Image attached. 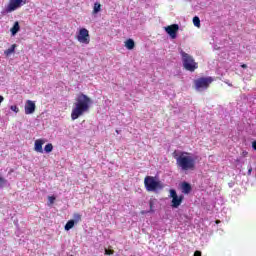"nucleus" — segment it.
Masks as SVG:
<instances>
[{
	"label": "nucleus",
	"instance_id": "nucleus-1",
	"mask_svg": "<svg viewBox=\"0 0 256 256\" xmlns=\"http://www.w3.org/2000/svg\"><path fill=\"white\" fill-rule=\"evenodd\" d=\"M92 103H93V100H91L89 96L83 93L80 94L77 97L71 112L72 121L79 119V117H82V115H85V113H89V109H91Z\"/></svg>",
	"mask_w": 256,
	"mask_h": 256
},
{
	"label": "nucleus",
	"instance_id": "nucleus-2",
	"mask_svg": "<svg viewBox=\"0 0 256 256\" xmlns=\"http://www.w3.org/2000/svg\"><path fill=\"white\" fill-rule=\"evenodd\" d=\"M172 156L176 161L178 169H181V171H195V158L191 156V153L175 150Z\"/></svg>",
	"mask_w": 256,
	"mask_h": 256
},
{
	"label": "nucleus",
	"instance_id": "nucleus-3",
	"mask_svg": "<svg viewBox=\"0 0 256 256\" xmlns=\"http://www.w3.org/2000/svg\"><path fill=\"white\" fill-rule=\"evenodd\" d=\"M180 55L182 57L183 67L186 71L193 73L196 69H199V63L195 62L193 56L183 51V49L180 50Z\"/></svg>",
	"mask_w": 256,
	"mask_h": 256
},
{
	"label": "nucleus",
	"instance_id": "nucleus-4",
	"mask_svg": "<svg viewBox=\"0 0 256 256\" xmlns=\"http://www.w3.org/2000/svg\"><path fill=\"white\" fill-rule=\"evenodd\" d=\"M215 81L213 77H200L194 80V89L196 91H207V88L210 87L211 83Z\"/></svg>",
	"mask_w": 256,
	"mask_h": 256
},
{
	"label": "nucleus",
	"instance_id": "nucleus-5",
	"mask_svg": "<svg viewBox=\"0 0 256 256\" xmlns=\"http://www.w3.org/2000/svg\"><path fill=\"white\" fill-rule=\"evenodd\" d=\"M144 187L146 191L155 192L157 189H163L160 181L155 180L153 176H146L144 179Z\"/></svg>",
	"mask_w": 256,
	"mask_h": 256
},
{
	"label": "nucleus",
	"instance_id": "nucleus-6",
	"mask_svg": "<svg viewBox=\"0 0 256 256\" xmlns=\"http://www.w3.org/2000/svg\"><path fill=\"white\" fill-rule=\"evenodd\" d=\"M29 0H9V3L6 7V13H13V11H17V9H21L23 5H27Z\"/></svg>",
	"mask_w": 256,
	"mask_h": 256
},
{
	"label": "nucleus",
	"instance_id": "nucleus-7",
	"mask_svg": "<svg viewBox=\"0 0 256 256\" xmlns=\"http://www.w3.org/2000/svg\"><path fill=\"white\" fill-rule=\"evenodd\" d=\"M79 43H83L84 45H89L91 43V36L89 35V30L86 28H81L76 37Z\"/></svg>",
	"mask_w": 256,
	"mask_h": 256
},
{
	"label": "nucleus",
	"instance_id": "nucleus-8",
	"mask_svg": "<svg viewBox=\"0 0 256 256\" xmlns=\"http://www.w3.org/2000/svg\"><path fill=\"white\" fill-rule=\"evenodd\" d=\"M170 197L172 199L171 207H173L174 209H177L181 205V203H183V195L178 196L175 189H170Z\"/></svg>",
	"mask_w": 256,
	"mask_h": 256
},
{
	"label": "nucleus",
	"instance_id": "nucleus-9",
	"mask_svg": "<svg viewBox=\"0 0 256 256\" xmlns=\"http://www.w3.org/2000/svg\"><path fill=\"white\" fill-rule=\"evenodd\" d=\"M166 33L171 37V39H177V33H179V25L178 24H172L167 27H165Z\"/></svg>",
	"mask_w": 256,
	"mask_h": 256
},
{
	"label": "nucleus",
	"instance_id": "nucleus-10",
	"mask_svg": "<svg viewBox=\"0 0 256 256\" xmlns=\"http://www.w3.org/2000/svg\"><path fill=\"white\" fill-rule=\"evenodd\" d=\"M36 105L32 100H27L25 104V114L33 115L35 113Z\"/></svg>",
	"mask_w": 256,
	"mask_h": 256
},
{
	"label": "nucleus",
	"instance_id": "nucleus-11",
	"mask_svg": "<svg viewBox=\"0 0 256 256\" xmlns=\"http://www.w3.org/2000/svg\"><path fill=\"white\" fill-rule=\"evenodd\" d=\"M43 145H45V139L35 140L34 151H36V153H43Z\"/></svg>",
	"mask_w": 256,
	"mask_h": 256
},
{
	"label": "nucleus",
	"instance_id": "nucleus-12",
	"mask_svg": "<svg viewBox=\"0 0 256 256\" xmlns=\"http://www.w3.org/2000/svg\"><path fill=\"white\" fill-rule=\"evenodd\" d=\"M181 187L182 193H184L185 195H189V193H191V184L183 182Z\"/></svg>",
	"mask_w": 256,
	"mask_h": 256
},
{
	"label": "nucleus",
	"instance_id": "nucleus-13",
	"mask_svg": "<svg viewBox=\"0 0 256 256\" xmlns=\"http://www.w3.org/2000/svg\"><path fill=\"white\" fill-rule=\"evenodd\" d=\"M15 49H17V44H12L10 48L4 51V55L6 57H10L13 55V53H15Z\"/></svg>",
	"mask_w": 256,
	"mask_h": 256
},
{
	"label": "nucleus",
	"instance_id": "nucleus-14",
	"mask_svg": "<svg viewBox=\"0 0 256 256\" xmlns=\"http://www.w3.org/2000/svg\"><path fill=\"white\" fill-rule=\"evenodd\" d=\"M20 30H21V26H19L18 21H16L13 27L10 29L12 35H17V33H19Z\"/></svg>",
	"mask_w": 256,
	"mask_h": 256
},
{
	"label": "nucleus",
	"instance_id": "nucleus-15",
	"mask_svg": "<svg viewBox=\"0 0 256 256\" xmlns=\"http://www.w3.org/2000/svg\"><path fill=\"white\" fill-rule=\"evenodd\" d=\"M125 47L126 49H128L129 51L135 49V41H133V39H128L125 41Z\"/></svg>",
	"mask_w": 256,
	"mask_h": 256
},
{
	"label": "nucleus",
	"instance_id": "nucleus-16",
	"mask_svg": "<svg viewBox=\"0 0 256 256\" xmlns=\"http://www.w3.org/2000/svg\"><path fill=\"white\" fill-rule=\"evenodd\" d=\"M73 227H75V220H69L66 223L64 229H65V231H70V229H73Z\"/></svg>",
	"mask_w": 256,
	"mask_h": 256
},
{
	"label": "nucleus",
	"instance_id": "nucleus-17",
	"mask_svg": "<svg viewBox=\"0 0 256 256\" xmlns=\"http://www.w3.org/2000/svg\"><path fill=\"white\" fill-rule=\"evenodd\" d=\"M149 207L150 211H148V213H155V199L151 198L149 200Z\"/></svg>",
	"mask_w": 256,
	"mask_h": 256
},
{
	"label": "nucleus",
	"instance_id": "nucleus-18",
	"mask_svg": "<svg viewBox=\"0 0 256 256\" xmlns=\"http://www.w3.org/2000/svg\"><path fill=\"white\" fill-rule=\"evenodd\" d=\"M193 24H194L195 27H201V19H199L198 16H195L193 18Z\"/></svg>",
	"mask_w": 256,
	"mask_h": 256
},
{
	"label": "nucleus",
	"instance_id": "nucleus-19",
	"mask_svg": "<svg viewBox=\"0 0 256 256\" xmlns=\"http://www.w3.org/2000/svg\"><path fill=\"white\" fill-rule=\"evenodd\" d=\"M44 151L45 153H51V151H53V144L51 143L46 144L44 147Z\"/></svg>",
	"mask_w": 256,
	"mask_h": 256
},
{
	"label": "nucleus",
	"instance_id": "nucleus-20",
	"mask_svg": "<svg viewBox=\"0 0 256 256\" xmlns=\"http://www.w3.org/2000/svg\"><path fill=\"white\" fill-rule=\"evenodd\" d=\"M99 11H101V4L99 3H95L94 4V9H93V13H99Z\"/></svg>",
	"mask_w": 256,
	"mask_h": 256
},
{
	"label": "nucleus",
	"instance_id": "nucleus-21",
	"mask_svg": "<svg viewBox=\"0 0 256 256\" xmlns=\"http://www.w3.org/2000/svg\"><path fill=\"white\" fill-rule=\"evenodd\" d=\"M73 219H74V223H79V221H81V214L74 213Z\"/></svg>",
	"mask_w": 256,
	"mask_h": 256
},
{
	"label": "nucleus",
	"instance_id": "nucleus-22",
	"mask_svg": "<svg viewBox=\"0 0 256 256\" xmlns=\"http://www.w3.org/2000/svg\"><path fill=\"white\" fill-rule=\"evenodd\" d=\"M5 183H7V180L0 176V189L3 187V185H5Z\"/></svg>",
	"mask_w": 256,
	"mask_h": 256
},
{
	"label": "nucleus",
	"instance_id": "nucleus-23",
	"mask_svg": "<svg viewBox=\"0 0 256 256\" xmlns=\"http://www.w3.org/2000/svg\"><path fill=\"white\" fill-rule=\"evenodd\" d=\"M11 111H14V113H19V107L15 106V105H12L10 107Z\"/></svg>",
	"mask_w": 256,
	"mask_h": 256
},
{
	"label": "nucleus",
	"instance_id": "nucleus-24",
	"mask_svg": "<svg viewBox=\"0 0 256 256\" xmlns=\"http://www.w3.org/2000/svg\"><path fill=\"white\" fill-rule=\"evenodd\" d=\"M48 200L50 201L51 204L55 203V196H49Z\"/></svg>",
	"mask_w": 256,
	"mask_h": 256
},
{
	"label": "nucleus",
	"instance_id": "nucleus-25",
	"mask_svg": "<svg viewBox=\"0 0 256 256\" xmlns=\"http://www.w3.org/2000/svg\"><path fill=\"white\" fill-rule=\"evenodd\" d=\"M114 251L113 250H105V255H113Z\"/></svg>",
	"mask_w": 256,
	"mask_h": 256
},
{
	"label": "nucleus",
	"instance_id": "nucleus-26",
	"mask_svg": "<svg viewBox=\"0 0 256 256\" xmlns=\"http://www.w3.org/2000/svg\"><path fill=\"white\" fill-rule=\"evenodd\" d=\"M194 256H201V251L196 250V251L194 252Z\"/></svg>",
	"mask_w": 256,
	"mask_h": 256
},
{
	"label": "nucleus",
	"instance_id": "nucleus-27",
	"mask_svg": "<svg viewBox=\"0 0 256 256\" xmlns=\"http://www.w3.org/2000/svg\"><path fill=\"white\" fill-rule=\"evenodd\" d=\"M252 149H254V151H256V140L252 142Z\"/></svg>",
	"mask_w": 256,
	"mask_h": 256
},
{
	"label": "nucleus",
	"instance_id": "nucleus-28",
	"mask_svg": "<svg viewBox=\"0 0 256 256\" xmlns=\"http://www.w3.org/2000/svg\"><path fill=\"white\" fill-rule=\"evenodd\" d=\"M247 155H249V152H247V151L242 152V157H247Z\"/></svg>",
	"mask_w": 256,
	"mask_h": 256
},
{
	"label": "nucleus",
	"instance_id": "nucleus-29",
	"mask_svg": "<svg viewBox=\"0 0 256 256\" xmlns=\"http://www.w3.org/2000/svg\"><path fill=\"white\" fill-rule=\"evenodd\" d=\"M2 101H5V98L2 95H0V105H1Z\"/></svg>",
	"mask_w": 256,
	"mask_h": 256
},
{
	"label": "nucleus",
	"instance_id": "nucleus-30",
	"mask_svg": "<svg viewBox=\"0 0 256 256\" xmlns=\"http://www.w3.org/2000/svg\"><path fill=\"white\" fill-rule=\"evenodd\" d=\"M252 171H253V168L250 167V168L248 169V175H251V172H252Z\"/></svg>",
	"mask_w": 256,
	"mask_h": 256
},
{
	"label": "nucleus",
	"instance_id": "nucleus-31",
	"mask_svg": "<svg viewBox=\"0 0 256 256\" xmlns=\"http://www.w3.org/2000/svg\"><path fill=\"white\" fill-rule=\"evenodd\" d=\"M241 67L242 69H247V64H242Z\"/></svg>",
	"mask_w": 256,
	"mask_h": 256
},
{
	"label": "nucleus",
	"instance_id": "nucleus-32",
	"mask_svg": "<svg viewBox=\"0 0 256 256\" xmlns=\"http://www.w3.org/2000/svg\"><path fill=\"white\" fill-rule=\"evenodd\" d=\"M145 213H150L148 211H141V215H145Z\"/></svg>",
	"mask_w": 256,
	"mask_h": 256
},
{
	"label": "nucleus",
	"instance_id": "nucleus-33",
	"mask_svg": "<svg viewBox=\"0 0 256 256\" xmlns=\"http://www.w3.org/2000/svg\"><path fill=\"white\" fill-rule=\"evenodd\" d=\"M221 223V220H216V224L219 225Z\"/></svg>",
	"mask_w": 256,
	"mask_h": 256
},
{
	"label": "nucleus",
	"instance_id": "nucleus-34",
	"mask_svg": "<svg viewBox=\"0 0 256 256\" xmlns=\"http://www.w3.org/2000/svg\"><path fill=\"white\" fill-rule=\"evenodd\" d=\"M116 133L119 134V130H116Z\"/></svg>",
	"mask_w": 256,
	"mask_h": 256
}]
</instances>
